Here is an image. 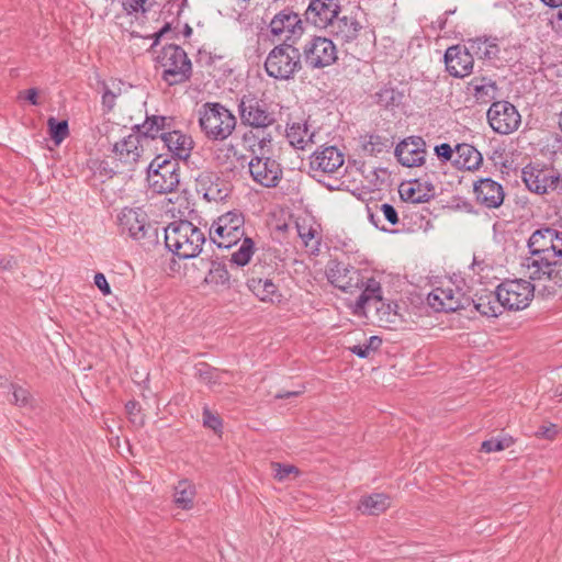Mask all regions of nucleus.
<instances>
[{"label": "nucleus", "mask_w": 562, "mask_h": 562, "mask_svg": "<svg viewBox=\"0 0 562 562\" xmlns=\"http://www.w3.org/2000/svg\"><path fill=\"white\" fill-rule=\"evenodd\" d=\"M204 241V233L189 221H175L165 228L166 247L179 258L196 257Z\"/></svg>", "instance_id": "obj_1"}, {"label": "nucleus", "mask_w": 562, "mask_h": 562, "mask_svg": "<svg viewBox=\"0 0 562 562\" xmlns=\"http://www.w3.org/2000/svg\"><path fill=\"white\" fill-rule=\"evenodd\" d=\"M236 116L218 102H206L199 110V125L209 140L223 142L236 128Z\"/></svg>", "instance_id": "obj_2"}, {"label": "nucleus", "mask_w": 562, "mask_h": 562, "mask_svg": "<svg viewBox=\"0 0 562 562\" xmlns=\"http://www.w3.org/2000/svg\"><path fill=\"white\" fill-rule=\"evenodd\" d=\"M302 55L294 45L282 43L274 46L265 61L269 77L277 80H289L302 68Z\"/></svg>", "instance_id": "obj_3"}, {"label": "nucleus", "mask_w": 562, "mask_h": 562, "mask_svg": "<svg viewBox=\"0 0 562 562\" xmlns=\"http://www.w3.org/2000/svg\"><path fill=\"white\" fill-rule=\"evenodd\" d=\"M162 69L161 77L169 86L180 85L190 79L192 65L187 53L178 45L165 46L157 56Z\"/></svg>", "instance_id": "obj_4"}, {"label": "nucleus", "mask_w": 562, "mask_h": 562, "mask_svg": "<svg viewBox=\"0 0 562 562\" xmlns=\"http://www.w3.org/2000/svg\"><path fill=\"white\" fill-rule=\"evenodd\" d=\"M245 237V216L229 211L218 216L210 227V238L220 248H231Z\"/></svg>", "instance_id": "obj_5"}, {"label": "nucleus", "mask_w": 562, "mask_h": 562, "mask_svg": "<svg viewBox=\"0 0 562 562\" xmlns=\"http://www.w3.org/2000/svg\"><path fill=\"white\" fill-rule=\"evenodd\" d=\"M148 186L153 192L166 194L176 191L180 183V167L177 160L155 158L148 166Z\"/></svg>", "instance_id": "obj_6"}, {"label": "nucleus", "mask_w": 562, "mask_h": 562, "mask_svg": "<svg viewBox=\"0 0 562 562\" xmlns=\"http://www.w3.org/2000/svg\"><path fill=\"white\" fill-rule=\"evenodd\" d=\"M427 303L435 312H457L471 306L472 297L452 280H447L427 295Z\"/></svg>", "instance_id": "obj_7"}, {"label": "nucleus", "mask_w": 562, "mask_h": 562, "mask_svg": "<svg viewBox=\"0 0 562 562\" xmlns=\"http://www.w3.org/2000/svg\"><path fill=\"white\" fill-rule=\"evenodd\" d=\"M117 223L122 234H127L134 240L154 241L157 237V228L142 207H124L117 215Z\"/></svg>", "instance_id": "obj_8"}, {"label": "nucleus", "mask_w": 562, "mask_h": 562, "mask_svg": "<svg viewBox=\"0 0 562 562\" xmlns=\"http://www.w3.org/2000/svg\"><path fill=\"white\" fill-rule=\"evenodd\" d=\"M535 293V286L527 280L515 279L505 280L497 286L503 307L509 311H520L526 308Z\"/></svg>", "instance_id": "obj_9"}, {"label": "nucleus", "mask_w": 562, "mask_h": 562, "mask_svg": "<svg viewBox=\"0 0 562 562\" xmlns=\"http://www.w3.org/2000/svg\"><path fill=\"white\" fill-rule=\"evenodd\" d=\"M337 47L330 38L313 36L303 46L302 56L311 69H323L336 63Z\"/></svg>", "instance_id": "obj_10"}, {"label": "nucleus", "mask_w": 562, "mask_h": 562, "mask_svg": "<svg viewBox=\"0 0 562 562\" xmlns=\"http://www.w3.org/2000/svg\"><path fill=\"white\" fill-rule=\"evenodd\" d=\"M487 121L494 132L507 135L519 127L521 116L510 102L496 101L487 111Z\"/></svg>", "instance_id": "obj_11"}, {"label": "nucleus", "mask_w": 562, "mask_h": 562, "mask_svg": "<svg viewBox=\"0 0 562 562\" xmlns=\"http://www.w3.org/2000/svg\"><path fill=\"white\" fill-rule=\"evenodd\" d=\"M238 112L244 125L265 130L274 122L273 113H270L263 101L254 95H244L238 104Z\"/></svg>", "instance_id": "obj_12"}, {"label": "nucleus", "mask_w": 562, "mask_h": 562, "mask_svg": "<svg viewBox=\"0 0 562 562\" xmlns=\"http://www.w3.org/2000/svg\"><path fill=\"white\" fill-rule=\"evenodd\" d=\"M250 177L265 188H274L282 178L280 164L271 156H252L248 162Z\"/></svg>", "instance_id": "obj_13"}, {"label": "nucleus", "mask_w": 562, "mask_h": 562, "mask_svg": "<svg viewBox=\"0 0 562 562\" xmlns=\"http://www.w3.org/2000/svg\"><path fill=\"white\" fill-rule=\"evenodd\" d=\"M269 30L273 37L283 40V43L299 38L304 32L300 15L288 8L271 19Z\"/></svg>", "instance_id": "obj_14"}, {"label": "nucleus", "mask_w": 562, "mask_h": 562, "mask_svg": "<svg viewBox=\"0 0 562 562\" xmlns=\"http://www.w3.org/2000/svg\"><path fill=\"white\" fill-rule=\"evenodd\" d=\"M522 180L526 187L537 194H546L557 190L561 182L559 175L554 170L530 165L522 169Z\"/></svg>", "instance_id": "obj_15"}, {"label": "nucleus", "mask_w": 562, "mask_h": 562, "mask_svg": "<svg viewBox=\"0 0 562 562\" xmlns=\"http://www.w3.org/2000/svg\"><path fill=\"white\" fill-rule=\"evenodd\" d=\"M528 248L543 256L562 258V233L549 227L538 229L530 236Z\"/></svg>", "instance_id": "obj_16"}, {"label": "nucleus", "mask_w": 562, "mask_h": 562, "mask_svg": "<svg viewBox=\"0 0 562 562\" xmlns=\"http://www.w3.org/2000/svg\"><path fill=\"white\" fill-rule=\"evenodd\" d=\"M558 260L529 250L520 260L521 273L530 280H550L555 272Z\"/></svg>", "instance_id": "obj_17"}, {"label": "nucleus", "mask_w": 562, "mask_h": 562, "mask_svg": "<svg viewBox=\"0 0 562 562\" xmlns=\"http://www.w3.org/2000/svg\"><path fill=\"white\" fill-rule=\"evenodd\" d=\"M143 142L139 133L133 128L131 134L112 146L111 158L131 169L143 153Z\"/></svg>", "instance_id": "obj_18"}, {"label": "nucleus", "mask_w": 562, "mask_h": 562, "mask_svg": "<svg viewBox=\"0 0 562 562\" xmlns=\"http://www.w3.org/2000/svg\"><path fill=\"white\" fill-rule=\"evenodd\" d=\"M394 155L404 167H419L425 162L426 143L420 136H409L396 145Z\"/></svg>", "instance_id": "obj_19"}, {"label": "nucleus", "mask_w": 562, "mask_h": 562, "mask_svg": "<svg viewBox=\"0 0 562 562\" xmlns=\"http://www.w3.org/2000/svg\"><path fill=\"white\" fill-rule=\"evenodd\" d=\"M473 54L469 46L454 45L445 53L447 71L457 78H463L472 72Z\"/></svg>", "instance_id": "obj_20"}, {"label": "nucleus", "mask_w": 562, "mask_h": 562, "mask_svg": "<svg viewBox=\"0 0 562 562\" xmlns=\"http://www.w3.org/2000/svg\"><path fill=\"white\" fill-rule=\"evenodd\" d=\"M344 161V154L337 147L327 146L313 153L310 167L315 173H339Z\"/></svg>", "instance_id": "obj_21"}, {"label": "nucleus", "mask_w": 562, "mask_h": 562, "mask_svg": "<svg viewBox=\"0 0 562 562\" xmlns=\"http://www.w3.org/2000/svg\"><path fill=\"white\" fill-rule=\"evenodd\" d=\"M340 5L337 0H311L305 19L316 27H327L338 16Z\"/></svg>", "instance_id": "obj_22"}, {"label": "nucleus", "mask_w": 562, "mask_h": 562, "mask_svg": "<svg viewBox=\"0 0 562 562\" xmlns=\"http://www.w3.org/2000/svg\"><path fill=\"white\" fill-rule=\"evenodd\" d=\"M473 192L476 202L486 209L499 207L505 199L503 186L491 178L476 180L473 184Z\"/></svg>", "instance_id": "obj_23"}, {"label": "nucleus", "mask_w": 562, "mask_h": 562, "mask_svg": "<svg viewBox=\"0 0 562 562\" xmlns=\"http://www.w3.org/2000/svg\"><path fill=\"white\" fill-rule=\"evenodd\" d=\"M327 278L334 286L349 293L358 289L361 281L358 269L336 261L328 267Z\"/></svg>", "instance_id": "obj_24"}, {"label": "nucleus", "mask_w": 562, "mask_h": 562, "mask_svg": "<svg viewBox=\"0 0 562 562\" xmlns=\"http://www.w3.org/2000/svg\"><path fill=\"white\" fill-rule=\"evenodd\" d=\"M295 229L305 248L317 254L322 240L319 224L311 216H300L295 221Z\"/></svg>", "instance_id": "obj_25"}, {"label": "nucleus", "mask_w": 562, "mask_h": 562, "mask_svg": "<svg viewBox=\"0 0 562 562\" xmlns=\"http://www.w3.org/2000/svg\"><path fill=\"white\" fill-rule=\"evenodd\" d=\"M162 144L168 151L176 158L187 160L193 149V140L191 136L175 130L173 127L164 133Z\"/></svg>", "instance_id": "obj_26"}, {"label": "nucleus", "mask_w": 562, "mask_h": 562, "mask_svg": "<svg viewBox=\"0 0 562 562\" xmlns=\"http://www.w3.org/2000/svg\"><path fill=\"white\" fill-rule=\"evenodd\" d=\"M175 127V120L169 116L153 115L147 116L143 124L135 125L134 130L139 133L143 140L147 138L162 140L164 133Z\"/></svg>", "instance_id": "obj_27"}, {"label": "nucleus", "mask_w": 562, "mask_h": 562, "mask_svg": "<svg viewBox=\"0 0 562 562\" xmlns=\"http://www.w3.org/2000/svg\"><path fill=\"white\" fill-rule=\"evenodd\" d=\"M361 293L355 302V312L359 314L368 306H376L382 301L381 282L375 278H368L364 280L361 277L360 285Z\"/></svg>", "instance_id": "obj_28"}, {"label": "nucleus", "mask_w": 562, "mask_h": 562, "mask_svg": "<svg viewBox=\"0 0 562 562\" xmlns=\"http://www.w3.org/2000/svg\"><path fill=\"white\" fill-rule=\"evenodd\" d=\"M435 187L430 182L413 180L400 186L401 199L414 204L428 202L434 196Z\"/></svg>", "instance_id": "obj_29"}, {"label": "nucleus", "mask_w": 562, "mask_h": 562, "mask_svg": "<svg viewBox=\"0 0 562 562\" xmlns=\"http://www.w3.org/2000/svg\"><path fill=\"white\" fill-rule=\"evenodd\" d=\"M247 286L261 302H280L281 293L278 285L269 278L251 276L247 281Z\"/></svg>", "instance_id": "obj_30"}, {"label": "nucleus", "mask_w": 562, "mask_h": 562, "mask_svg": "<svg viewBox=\"0 0 562 562\" xmlns=\"http://www.w3.org/2000/svg\"><path fill=\"white\" fill-rule=\"evenodd\" d=\"M329 27L330 33L337 40L342 43H350L358 37L362 25L356 18L344 15L341 18L337 16Z\"/></svg>", "instance_id": "obj_31"}, {"label": "nucleus", "mask_w": 562, "mask_h": 562, "mask_svg": "<svg viewBox=\"0 0 562 562\" xmlns=\"http://www.w3.org/2000/svg\"><path fill=\"white\" fill-rule=\"evenodd\" d=\"M483 157L481 153L470 144H458L454 150L453 165L458 169L476 170L482 165Z\"/></svg>", "instance_id": "obj_32"}, {"label": "nucleus", "mask_w": 562, "mask_h": 562, "mask_svg": "<svg viewBox=\"0 0 562 562\" xmlns=\"http://www.w3.org/2000/svg\"><path fill=\"white\" fill-rule=\"evenodd\" d=\"M473 307L481 315L487 317H496L502 314L504 307L501 302L499 295H497V289L492 291H484L480 295H476L475 299H472Z\"/></svg>", "instance_id": "obj_33"}, {"label": "nucleus", "mask_w": 562, "mask_h": 562, "mask_svg": "<svg viewBox=\"0 0 562 562\" xmlns=\"http://www.w3.org/2000/svg\"><path fill=\"white\" fill-rule=\"evenodd\" d=\"M315 133L311 132L306 123L294 122L286 127V138L296 149H306L314 143Z\"/></svg>", "instance_id": "obj_34"}, {"label": "nucleus", "mask_w": 562, "mask_h": 562, "mask_svg": "<svg viewBox=\"0 0 562 562\" xmlns=\"http://www.w3.org/2000/svg\"><path fill=\"white\" fill-rule=\"evenodd\" d=\"M244 142L249 145L252 156H271L272 136L263 131L244 134Z\"/></svg>", "instance_id": "obj_35"}, {"label": "nucleus", "mask_w": 562, "mask_h": 562, "mask_svg": "<svg viewBox=\"0 0 562 562\" xmlns=\"http://www.w3.org/2000/svg\"><path fill=\"white\" fill-rule=\"evenodd\" d=\"M382 217L390 223L392 226L398 223V215L395 207L389 203H383L381 205H376L375 210L368 207V218L369 221L379 229L389 232L382 224Z\"/></svg>", "instance_id": "obj_36"}, {"label": "nucleus", "mask_w": 562, "mask_h": 562, "mask_svg": "<svg viewBox=\"0 0 562 562\" xmlns=\"http://www.w3.org/2000/svg\"><path fill=\"white\" fill-rule=\"evenodd\" d=\"M195 376L210 386L229 383L228 372L220 371L218 369L213 368L205 362H201L195 366Z\"/></svg>", "instance_id": "obj_37"}, {"label": "nucleus", "mask_w": 562, "mask_h": 562, "mask_svg": "<svg viewBox=\"0 0 562 562\" xmlns=\"http://www.w3.org/2000/svg\"><path fill=\"white\" fill-rule=\"evenodd\" d=\"M195 494V485L188 480H182L175 487V504L181 509L189 510L193 508Z\"/></svg>", "instance_id": "obj_38"}, {"label": "nucleus", "mask_w": 562, "mask_h": 562, "mask_svg": "<svg viewBox=\"0 0 562 562\" xmlns=\"http://www.w3.org/2000/svg\"><path fill=\"white\" fill-rule=\"evenodd\" d=\"M375 102L386 110L398 108L404 100V93L394 87L384 86L374 94Z\"/></svg>", "instance_id": "obj_39"}, {"label": "nucleus", "mask_w": 562, "mask_h": 562, "mask_svg": "<svg viewBox=\"0 0 562 562\" xmlns=\"http://www.w3.org/2000/svg\"><path fill=\"white\" fill-rule=\"evenodd\" d=\"M390 506V499L385 494L375 493L363 497L358 506L359 510L367 515H379Z\"/></svg>", "instance_id": "obj_40"}, {"label": "nucleus", "mask_w": 562, "mask_h": 562, "mask_svg": "<svg viewBox=\"0 0 562 562\" xmlns=\"http://www.w3.org/2000/svg\"><path fill=\"white\" fill-rule=\"evenodd\" d=\"M374 307L382 326L389 329H395L402 323V317L396 311L397 305L392 306V304L381 301V303Z\"/></svg>", "instance_id": "obj_41"}, {"label": "nucleus", "mask_w": 562, "mask_h": 562, "mask_svg": "<svg viewBox=\"0 0 562 562\" xmlns=\"http://www.w3.org/2000/svg\"><path fill=\"white\" fill-rule=\"evenodd\" d=\"M468 46L470 47L473 56L475 55L481 59H491L498 53L497 45L488 38L479 37L470 40L468 42Z\"/></svg>", "instance_id": "obj_42"}, {"label": "nucleus", "mask_w": 562, "mask_h": 562, "mask_svg": "<svg viewBox=\"0 0 562 562\" xmlns=\"http://www.w3.org/2000/svg\"><path fill=\"white\" fill-rule=\"evenodd\" d=\"M243 243L239 246V248L232 254V262L236 263L237 266L244 267L246 266L255 251V243L250 237H243Z\"/></svg>", "instance_id": "obj_43"}, {"label": "nucleus", "mask_w": 562, "mask_h": 562, "mask_svg": "<svg viewBox=\"0 0 562 562\" xmlns=\"http://www.w3.org/2000/svg\"><path fill=\"white\" fill-rule=\"evenodd\" d=\"M471 87L473 90V94L477 101L486 102L487 100L494 98L496 85L491 80L485 81V79H481L480 82L475 80L471 82Z\"/></svg>", "instance_id": "obj_44"}, {"label": "nucleus", "mask_w": 562, "mask_h": 562, "mask_svg": "<svg viewBox=\"0 0 562 562\" xmlns=\"http://www.w3.org/2000/svg\"><path fill=\"white\" fill-rule=\"evenodd\" d=\"M47 126L49 135L56 145H59L69 134L67 121H57L55 117H49Z\"/></svg>", "instance_id": "obj_45"}, {"label": "nucleus", "mask_w": 562, "mask_h": 562, "mask_svg": "<svg viewBox=\"0 0 562 562\" xmlns=\"http://www.w3.org/2000/svg\"><path fill=\"white\" fill-rule=\"evenodd\" d=\"M389 147V139L379 135H370L368 140L363 144V150L372 156L387 151Z\"/></svg>", "instance_id": "obj_46"}, {"label": "nucleus", "mask_w": 562, "mask_h": 562, "mask_svg": "<svg viewBox=\"0 0 562 562\" xmlns=\"http://www.w3.org/2000/svg\"><path fill=\"white\" fill-rule=\"evenodd\" d=\"M382 345V339L378 336H371L363 345L350 347V351L359 358H369L371 352L378 350Z\"/></svg>", "instance_id": "obj_47"}, {"label": "nucleus", "mask_w": 562, "mask_h": 562, "mask_svg": "<svg viewBox=\"0 0 562 562\" xmlns=\"http://www.w3.org/2000/svg\"><path fill=\"white\" fill-rule=\"evenodd\" d=\"M271 468L273 470L274 479H277L278 481H284L291 474L299 475V473H300L299 469L291 464H282L279 462H273L271 464Z\"/></svg>", "instance_id": "obj_48"}, {"label": "nucleus", "mask_w": 562, "mask_h": 562, "mask_svg": "<svg viewBox=\"0 0 562 562\" xmlns=\"http://www.w3.org/2000/svg\"><path fill=\"white\" fill-rule=\"evenodd\" d=\"M510 443H512L510 438H503V439L492 438L490 440L483 441L481 449H482V451H484L486 453L496 452V451H502V450L508 448L510 446Z\"/></svg>", "instance_id": "obj_49"}, {"label": "nucleus", "mask_w": 562, "mask_h": 562, "mask_svg": "<svg viewBox=\"0 0 562 562\" xmlns=\"http://www.w3.org/2000/svg\"><path fill=\"white\" fill-rule=\"evenodd\" d=\"M206 201H221L227 196V189L221 188L218 183H211L203 193Z\"/></svg>", "instance_id": "obj_50"}, {"label": "nucleus", "mask_w": 562, "mask_h": 562, "mask_svg": "<svg viewBox=\"0 0 562 562\" xmlns=\"http://www.w3.org/2000/svg\"><path fill=\"white\" fill-rule=\"evenodd\" d=\"M13 403L19 406H27L30 404V392L18 385H11Z\"/></svg>", "instance_id": "obj_51"}, {"label": "nucleus", "mask_w": 562, "mask_h": 562, "mask_svg": "<svg viewBox=\"0 0 562 562\" xmlns=\"http://www.w3.org/2000/svg\"><path fill=\"white\" fill-rule=\"evenodd\" d=\"M123 5L131 12H146L150 9L151 3L149 0H124Z\"/></svg>", "instance_id": "obj_52"}, {"label": "nucleus", "mask_w": 562, "mask_h": 562, "mask_svg": "<svg viewBox=\"0 0 562 562\" xmlns=\"http://www.w3.org/2000/svg\"><path fill=\"white\" fill-rule=\"evenodd\" d=\"M203 424L204 426L217 431L222 428V420L218 416L214 415L209 408L203 409Z\"/></svg>", "instance_id": "obj_53"}, {"label": "nucleus", "mask_w": 562, "mask_h": 562, "mask_svg": "<svg viewBox=\"0 0 562 562\" xmlns=\"http://www.w3.org/2000/svg\"><path fill=\"white\" fill-rule=\"evenodd\" d=\"M116 98L117 93L111 90L108 86H104L102 93V106L105 112H110L113 110Z\"/></svg>", "instance_id": "obj_54"}, {"label": "nucleus", "mask_w": 562, "mask_h": 562, "mask_svg": "<svg viewBox=\"0 0 562 562\" xmlns=\"http://www.w3.org/2000/svg\"><path fill=\"white\" fill-rule=\"evenodd\" d=\"M536 435L539 438L552 440L558 435V427H557L555 424L542 425V426L539 427V429L537 430Z\"/></svg>", "instance_id": "obj_55"}, {"label": "nucleus", "mask_w": 562, "mask_h": 562, "mask_svg": "<svg viewBox=\"0 0 562 562\" xmlns=\"http://www.w3.org/2000/svg\"><path fill=\"white\" fill-rule=\"evenodd\" d=\"M435 153L442 161H449L452 158H454V151L452 150L451 146L447 143L437 145L435 147Z\"/></svg>", "instance_id": "obj_56"}, {"label": "nucleus", "mask_w": 562, "mask_h": 562, "mask_svg": "<svg viewBox=\"0 0 562 562\" xmlns=\"http://www.w3.org/2000/svg\"><path fill=\"white\" fill-rule=\"evenodd\" d=\"M94 284L102 292V294L108 295L111 293L110 285H109L106 278L104 277L103 273H100V272L95 273Z\"/></svg>", "instance_id": "obj_57"}, {"label": "nucleus", "mask_w": 562, "mask_h": 562, "mask_svg": "<svg viewBox=\"0 0 562 562\" xmlns=\"http://www.w3.org/2000/svg\"><path fill=\"white\" fill-rule=\"evenodd\" d=\"M25 99L30 101L33 105L38 104V92L35 88H31L25 91Z\"/></svg>", "instance_id": "obj_58"}, {"label": "nucleus", "mask_w": 562, "mask_h": 562, "mask_svg": "<svg viewBox=\"0 0 562 562\" xmlns=\"http://www.w3.org/2000/svg\"><path fill=\"white\" fill-rule=\"evenodd\" d=\"M125 409L130 416H135V414L139 412V405L136 401H128L125 404Z\"/></svg>", "instance_id": "obj_59"}, {"label": "nucleus", "mask_w": 562, "mask_h": 562, "mask_svg": "<svg viewBox=\"0 0 562 562\" xmlns=\"http://www.w3.org/2000/svg\"><path fill=\"white\" fill-rule=\"evenodd\" d=\"M15 265L13 258H3L0 260V268L3 270H11Z\"/></svg>", "instance_id": "obj_60"}, {"label": "nucleus", "mask_w": 562, "mask_h": 562, "mask_svg": "<svg viewBox=\"0 0 562 562\" xmlns=\"http://www.w3.org/2000/svg\"><path fill=\"white\" fill-rule=\"evenodd\" d=\"M547 7L559 8L562 7V0H541Z\"/></svg>", "instance_id": "obj_61"}, {"label": "nucleus", "mask_w": 562, "mask_h": 562, "mask_svg": "<svg viewBox=\"0 0 562 562\" xmlns=\"http://www.w3.org/2000/svg\"><path fill=\"white\" fill-rule=\"evenodd\" d=\"M299 395V392H284L276 395V398H289Z\"/></svg>", "instance_id": "obj_62"}, {"label": "nucleus", "mask_w": 562, "mask_h": 562, "mask_svg": "<svg viewBox=\"0 0 562 562\" xmlns=\"http://www.w3.org/2000/svg\"><path fill=\"white\" fill-rule=\"evenodd\" d=\"M481 265H483V261H479V260L476 259V257H474V259H473V263H472V267H473V268L477 267V268H480V269H481Z\"/></svg>", "instance_id": "obj_63"}, {"label": "nucleus", "mask_w": 562, "mask_h": 562, "mask_svg": "<svg viewBox=\"0 0 562 562\" xmlns=\"http://www.w3.org/2000/svg\"><path fill=\"white\" fill-rule=\"evenodd\" d=\"M559 127H560V130L562 132V111H561V114H560Z\"/></svg>", "instance_id": "obj_64"}]
</instances>
